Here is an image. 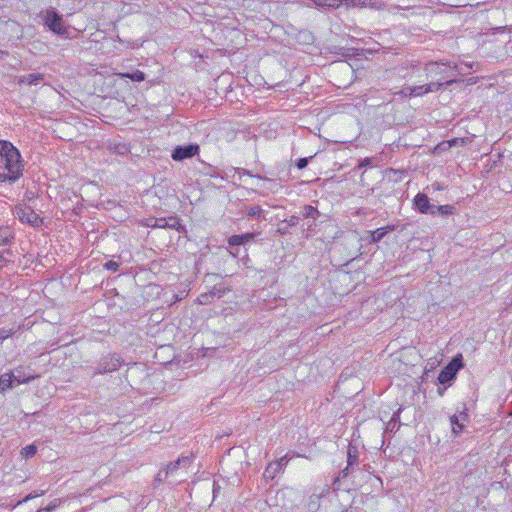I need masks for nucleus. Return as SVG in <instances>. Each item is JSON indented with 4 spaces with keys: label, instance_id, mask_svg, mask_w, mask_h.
<instances>
[{
    "label": "nucleus",
    "instance_id": "nucleus-1",
    "mask_svg": "<svg viewBox=\"0 0 512 512\" xmlns=\"http://www.w3.org/2000/svg\"><path fill=\"white\" fill-rule=\"evenodd\" d=\"M20 152L12 143L0 140V182L14 183L23 175Z\"/></svg>",
    "mask_w": 512,
    "mask_h": 512
},
{
    "label": "nucleus",
    "instance_id": "nucleus-2",
    "mask_svg": "<svg viewBox=\"0 0 512 512\" xmlns=\"http://www.w3.org/2000/svg\"><path fill=\"white\" fill-rule=\"evenodd\" d=\"M123 363L124 360L117 353L108 354L99 360L97 367L92 371V376L117 371Z\"/></svg>",
    "mask_w": 512,
    "mask_h": 512
},
{
    "label": "nucleus",
    "instance_id": "nucleus-3",
    "mask_svg": "<svg viewBox=\"0 0 512 512\" xmlns=\"http://www.w3.org/2000/svg\"><path fill=\"white\" fill-rule=\"evenodd\" d=\"M45 25L54 33L63 35L67 32L63 17L54 9L41 12Z\"/></svg>",
    "mask_w": 512,
    "mask_h": 512
},
{
    "label": "nucleus",
    "instance_id": "nucleus-4",
    "mask_svg": "<svg viewBox=\"0 0 512 512\" xmlns=\"http://www.w3.org/2000/svg\"><path fill=\"white\" fill-rule=\"evenodd\" d=\"M13 213L22 223H27L34 227H38L43 223L42 218L27 205L16 206Z\"/></svg>",
    "mask_w": 512,
    "mask_h": 512
},
{
    "label": "nucleus",
    "instance_id": "nucleus-5",
    "mask_svg": "<svg viewBox=\"0 0 512 512\" xmlns=\"http://www.w3.org/2000/svg\"><path fill=\"white\" fill-rule=\"evenodd\" d=\"M191 463V460L189 457H180L174 462H170L166 465V467L162 470H160L156 477L155 482L156 483H162L165 482L170 475H174L175 472L180 467H187Z\"/></svg>",
    "mask_w": 512,
    "mask_h": 512
},
{
    "label": "nucleus",
    "instance_id": "nucleus-6",
    "mask_svg": "<svg viewBox=\"0 0 512 512\" xmlns=\"http://www.w3.org/2000/svg\"><path fill=\"white\" fill-rule=\"evenodd\" d=\"M229 291H230L229 287H225L222 284H216L213 286L211 291L201 293L197 297L196 301L200 305H207V304L212 303L215 300V298L220 299Z\"/></svg>",
    "mask_w": 512,
    "mask_h": 512
},
{
    "label": "nucleus",
    "instance_id": "nucleus-7",
    "mask_svg": "<svg viewBox=\"0 0 512 512\" xmlns=\"http://www.w3.org/2000/svg\"><path fill=\"white\" fill-rule=\"evenodd\" d=\"M198 144H188L186 146H176L172 151L171 157L174 161H183L192 158L199 153Z\"/></svg>",
    "mask_w": 512,
    "mask_h": 512
},
{
    "label": "nucleus",
    "instance_id": "nucleus-8",
    "mask_svg": "<svg viewBox=\"0 0 512 512\" xmlns=\"http://www.w3.org/2000/svg\"><path fill=\"white\" fill-rule=\"evenodd\" d=\"M44 78L45 75L43 73L35 72L17 77L16 82L18 85L37 86Z\"/></svg>",
    "mask_w": 512,
    "mask_h": 512
},
{
    "label": "nucleus",
    "instance_id": "nucleus-9",
    "mask_svg": "<svg viewBox=\"0 0 512 512\" xmlns=\"http://www.w3.org/2000/svg\"><path fill=\"white\" fill-rule=\"evenodd\" d=\"M468 421V414L464 411L460 412L459 415H453L450 417V422L452 426V433L455 436H458L465 427V422Z\"/></svg>",
    "mask_w": 512,
    "mask_h": 512
},
{
    "label": "nucleus",
    "instance_id": "nucleus-10",
    "mask_svg": "<svg viewBox=\"0 0 512 512\" xmlns=\"http://www.w3.org/2000/svg\"><path fill=\"white\" fill-rule=\"evenodd\" d=\"M395 230L394 225H387L385 227H381L376 229L375 231H368L367 233L370 236V243H377L380 242L389 232H392Z\"/></svg>",
    "mask_w": 512,
    "mask_h": 512
},
{
    "label": "nucleus",
    "instance_id": "nucleus-11",
    "mask_svg": "<svg viewBox=\"0 0 512 512\" xmlns=\"http://www.w3.org/2000/svg\"><path fill=\"white\" fill-rule=\"evenodd\" d=\"M256 235H257L256 233H245V234H241V235H232L228 239V244L232 247L245 245V244L251 242L255 238Z\"/></svg>",
    "mask_w": 512,
    "mask_h": 512
},
{
    "label": "nucleus",
    "instance_id": "nucleus-12",
    "mask_svg": "<svg viewBox=\"0 0 512 512\" xmlns=\"http://www.w3.org/2000/svg\"><path fill=\"white\" fill-rule=\"evenodd\" d=\"M414 205L422 214H428L430 209L429 198L424 193H418L414 198Z\"/></svg>",
    "mask_w": 512,
    "mask_h": 512
},
{
    "label": "nucleus",
    "instance_id": "nucleus-13",
    "mask_svg": "<svg viewBox=\"0 0 512 512\" xmlns=\"http://www.w3.org/2000/svg\"><path fill=\"white\" fill-rule=\"evenodd\" d=\"M456 378L455 369L445 366L438 375V381L441 384L450 383Z\"/></svg>",
    "mask_w": 512,
    "mask_h": 512
},
{
    "label": "nucleus",
    "instance_id": "nucleus-14",
    "mask_svg": "<svg viewBox=\"0 0 512 512\" xmlns=\"http://www.w3.org/2000/svg\"><path fill=\"white\" fill-rule=\"evenodd\" d=\"M347 464L348 467H354L359 464V451L358 448L354 445L348 446L347 451Z\"/></svg>",
    "mask_w": 512,
    "mask_h": 512
},
{
    "label": "nucleus",
    "instance_id": "nucleus-15",
    "mask_svg": "<svg viewBox=\"0 0 512 512\" xmlns=\"http://www.w3.org/2000/svg\"><path fill=\"white\" fill-rule=\"evenodd\" d=\"M14 373L12 371L4 373L0 377V392L13 387Z\"/></svg>",
    "mask_w": 512,
    "mask_h": 512
},
{
    "label": "nucleus",
    "instance_id": "nucleus-16",
    "mask_svg": "<svg viewBox=\"0 0 512 512\" xmlns=\"http://www.w3.org/2000/svg\"><path fill=\"white\" fill-rule=\"evenodd\" d=\"M401 411H402V408L400 407L396 412H394L393 416L387 423L386 431L396 432L399 429V427H400L399 419H400Z\"/></svg>",
    "mask_w": 512,
    "mask_h": 512
},
{
    "label": "nucleus",
    "instance_id": "nucleus-17",
    "mask_svg": "<svg viewBox=\"0 0 512 512\" xmlns=\"http://www.w3.org/2000/svg\"><path fill=\"white\" fill-rule=\"evenodd\" d=\"M281 471L279 463L270 462L264 471V477L266 479H274L275 476Z\"/></svg>",
    "mask_w": 512,
    "mask_h": 512
},
{
    "label": "nucleus",
    "instance_id": "nucleus-18",
    "mask_svg": "<svg viewBox=\"0 0 512 512\" xmlns=\"http://www.w3.org/2000/svg\"><path fill=\"white\" fill-rule=\"evenodd\" d=\"M454 82H456V79L453 78V79L447 80L445 82H433L430 84H426V91L428 93L438 91V90L442 89L444 86H449V85L453 84Z\"/></svg>",
    "mask_w": 512,
    "mask_h": 512
},
{
    "label": "nucleus",
    "instance_id": "nucleus-19",
    "mask_svg": "<svg viewBox=\"0 0 512 512\" xmlns=\"http://www.w3.org/2000/svg\"><path fill=\"white\" fill-rule=\"evenodd\" d=\"M120 75L122 78H129L130 80L135 81V82H142L146 78L145 74L140 70H136L131 73H122Z\"/></svg>",
    "mask_w": 512,
    "mask_h": 512
},
{
    "label": "nucleus",
    "instance_id": "nucleus-20",
    "mask_svg": "<svg viewBox=\"0 0 512 512\" xmlns=\"http://www.w3.org/2000/svg\"><path fill=\"white\" fill-rule=\"evenodd\" d=\"M302 215L304 218H312V219H317L318 216L320 215L319 211L317 210V208L311 206V205H305L303 207V210H302Z\"/></svg>",
    "mask_w": 512,
    "mask_h": 512
},
{
    "label": "nucleus",
    "instance_id": "nucleus-21",
    "mask_svg": "<svg viewBox=\"0 0 512 512\" xmlns=\"http://www.w3.org/2000/svg\"><path fill=\"white\" fill-rule=\"evenodd\" d=\"M12 238V232L8 227H0V245L8 244Z\"/></svg>",
    "mask_w": 512,
    "mask_h": 512
},
{
    "label": "nucleus",
    "instance_id": "nucleus-22",
    "mask_svg": "<svg viewBox=\"0 0 512 512\" xmlns=\"http://www.w3.org/2000/svg\"><path fill=\"white\" fill-rule=\"evenodd\" d=\"M408 90H409V97L420 96V95L428 93L426 91V85L408 87Z\"/></svg>",
    "mask_w": 512,
    "mask_h": 512
},
{
    "label": "nucleus",
    "instance_id": "nucleus-23",
    "mask_svg": "<svg viewBox=\"0 0 512 512\" xmlns=\"http://www.w3.org/2000/svg\"><path fill=\"white\" fill-rule=\"evenodd\" d=\"M19 329H20V326H17V327H14V328H10V329L1 328L0 329V342L2 343L5 339L11 337Z\"/></svg>",
    "mask_w": 512,
    "mask_h": 512
},
{
    "label": "nucleus",
    "instance_id": "nucleus-24",
    "mask_svg": "<svg viewBox=\"0 0 512 512\" xmlns=\"http://www.w3.org/2000/svg\"><path fill=\"white\" fill-rule=\"evenodd\" d=\"M447 367H451V368L455 369V373L457 374V372L463 367L462 355L461 354L456 355L451 360V362L447 365Z\"/></svg>",
    "mask_w": 512,
    "mask_h": 512
},
{
    "label": "nucleus",
    "instance_id": "nucleus-25",
    "mask_svg": "<svg viewBox=\"0 0 512 512\" xmlns=\"http://www.w3.org/2000/svg\"><path fill=\"white\" fill-rule=\"evenodd\" d=\"M455 208L452 205H440L437 208L438 214L442 216L452 215Z\"/></svg>",
    "mask_w": 512,
    "mask_h": 512
},
{
    "label": "nucleus",
    "instance_id": "nucleus-26",
    "mask_svg": "<svg viewBox=\"0 0 512 512\" xmlns=\"http://www.w3.org/2000/svg\"><path fill=\"white\" fill-rule=\"evenodd\" d=\"M317 7H335L337 0H312Z\"/></svg>",
    "mask_w": 512,
    "mask_h": 512
},
{
    "label": "nucleus",
    "instance_id": "nucleus-27",
    "mask_svg": "<svg viewBox=\"0 0 512 512\" xmlns=\"http://www.w3.org/2000/svg\"><path fill=\"white\" fill-rule=\"evenodd\" d=\"M262 212H263V210L259 205H253L248 208L247 215L252 218L259 217Z\"/></svg>",
    "mask_w": 512,
    "mask_h": 512
},
{
    "label": "nucleus",
    "instance_id": "nucleus-28",
    "mask_svg": "<svg viewBox=\"0 0 512 512\" xmlns=\"http://www.w3.org/2000/svg\"><path fill=\"white\" fill-rule=\"evenodd\" d=\"M166 221H167L166 228H172V229H177V230L179 229L180 223H179L178 218L169 217V218H166Z\"/></svg>",
    "mask_w": 512,
    "mask_h": 512
},
{
    "label": "nucleus",
    "instance_id": "nucleus-29",
    "mask_svg": "<svg viewBox=\"0 0 512 512\" xmlns=\"http://www.w3.org/2000/svg\"><path fill=\"white\" fill-rule=\"evenodd\" d=\"M45 492H46L45 490H42L40 492L33 491V492L29 493L23 500L19 501L18 504H21V503L27 502L31 499H34L36 497L42 496L45 494Z\"/></svg>",
    "mask_w": 512,
    "mask_h": 512
},
{
    "label": "nucleus",
    "instance_id": "nucleus-30",
    "mask_svg": "<svg viewBox=\"0 0 512 512\" xmlns=\"http://www.w3.org/2000/svg\"><path fill=\"white\" fill-rule=\"evenodd\" d=\"M22 453L26 458L33 457L36 454V447L33 445H28L23 449Z\"/></svg>",
    "mask_w": 512,
    "mask_h": 512
},
{
    "label": "nucleus",
    "instance_id": "nucleus-31",
    "mask_svg": "<svg viewBox=\"0 0 512 512\" xmlns=\"http://www.w3.org/2000/svg\"><path fill=\"white\" fill-rule=\"evenodd\" d=\"M312 158H313V156L305 157V158H299V159L297 160V162H296V166H297V168H298V169H300V170H301V169H304V168L308 165L309 161H310Z\"/></svg>",
    "mask_w": 512,
    "mask_h": 512
},
{
    "label": "nucleus",
    "instance_id": "nucleus-32",
    "mask_svg": "<svg viewBox=\"0 0 512 512\" xmlns=\"http://www.w3.org/2000/svg\"><path fill=\"white\" fill-rule=\"evenodd\" d=\"M104 267H105V269H107L109 271L116 272L119 268V263L116 261L110 260L104 264Z\"/></svg>",
    "mask_w": 512,
    "mask_h": 512
},
{
    "label": "nucleus",
    "instance_id": "nucleus-33",
    "mask_svg": "<svg viewBox=\"0 0 512 512\" xmlns=\"http://www.w3.org/2000/svg\"><path fill=\"white\" fill-rule=\"evenodd\" d=\"M299 223V217L291 216L289 219L282 221V224H286L288 227L296 226Z\"/></svg>",
    "mask_w": 512,
    "mask_h": 512
},
{
    "label": "nucleus",
    "instance_id": "nucleus-34",
    "mask_svg": "<svg viewBox=\"0 0 512 512\" xmlns=\"http://www.w3.org/2000/svg\"><path fill=\"white\" fill-rule=\"evenodd\" d=\"M440 67V64L435 62V63H429L426 65V68L425 70L429 73H433V72H437V69Z\"/></svg>",
    "mask_w": 512,
    "mask_h": 512
},
{
    "label": "nucleus",
    "instance_id": "nucleus-35",
    "mask_svg": "<svg viewBox=\"0 0 512 512\" xmlns=\"http://www.w3.org/2000/svg\"><path fill=\"white\" fill-rule=\"evenodd\" d=\"M16 372H17V374H14V377H13V383L17 382L18 384H21V383H27L31 380V378L22 379L19 371L16 370Z\"/></svg>",
    "mask_w": 512,
    "mask_h": 512
},
{
    "label": "nucleus",
    "instance_id": "nucleus-36",
    "mask_svg": "<svg viewBox=\"0 0 512 512\" xmlns=\"http://www.w3.org/2000/svg\"><path fill=\"white\" fill-rule=\"evenodd\" d=\"M353 467H348V465L346 466V468H344L343 470L340 471L338 477L335 479V483L338 482L341 478H345L348 476L349 474V471L350 469H352Z\"/></svg>",
    "mask_w": 512,
    "mask_h": 512
},
{
    "label": "nucleus",
    "instance_id": "nucleus-37",
    "mask_svg": "<svg viewBox=\"0 0 512 512\" xmlns=\"http://www.w3.org/2000/svg\"><path fill=\"white\" fill-rule=\"evenodd\" d=\"M154 225H156L157 228H166V218H154Z\"/></svg>",
    "mask_w": 512,
    "mask_h": 512
},
{
    "label": "nucleus",
    "instance_id": "nucleus-38",
    "mask_svg": "<svg viewBox=\"0 0 512 512\" xmlns=\"http://www.w3.org/2000/svg\"><path fill=\"white\" fill-rule=\"evenodd\" d=\"M275 463H279V467L281 468V470L283 469V467H285L288 462H289V459L287 458V456H283L281 457L279 460H276L274 461Z\"/></svg>",
    "mask_w": 512,
    "mask_h": 512
},
{
    "label": "nucleus",
    "instance_id": "nucleus-39",
    "mask_svg": "<svg viewBox=\"0 0 512 512\" xmlns=\"http://www.w3.org/2000/svg\"><path fill=\"white\" fill-rule=\"evenodd\" d=\"M437 208H438V206L430 204V209L428 211V214L433 215V216L438 215Z\"/></svg>",
    "mask_w": 512,
    "mask_h": 512
},
{
    "label": "nucleus",
    "instance_id": "nucleus-40",
    "mask_svg": "<svg viewBox=\"0 0 512 512\" xmlns=\"http://www.w3.org/2000/svg\"><path fill=\"white\" fill-rule=\"evenodd\" d=\"M8 260L5 258L3 253H0V268H3L6 266Z\"/></svg>",
    "mask_w": 512,
    "mask_h": 512
},
{
    "label": "nucleus",
    "instance_id": "nucleus-41",
    "mask_svg": "<svg viewBox=\"0 0 512 512\" xmlns=\"http://www.w3.org/2000/svg\"><path fill=\"white\" fill-rule=\"evenodd\" d=\"M371 7L376 9H384L385 4L383 2H374L371 4Z\"/></svg>",
    "mask_w": 512,
    "mask_h": 512
},
{
    "label": "nucleus",
    "instance_id": "nucleus-42",
    "mask_svg": "<svg viewBox=\"0 0 512 512\" xmlns=\"http://www.w3.org/2000/svg\"><path fill=\"white\" fill-rule=\"evenodd\" d=\"M145 225H146L147 227L157 228V226H156V225H154V218H149V219H147V220H146Z\"/></svg>",
    "mask_w": 512,
    "mask_h": 512
},
{
    "label": "nucleus",
    "instance_id": "nucleus-43",
    "mask_svg": "<svg viewBox=\"0 0 512 512\" xmlns=\"http://www.w3.org/2000/svg\"><path fill=\"white\" fill-rule=\"evenodd\" d=\"M280 234L285 235L288 233V226H279L277 230Z\"/></svg>",
    "mask_w": 512,
    "mask_h": 512
},
{
    "label": "nucleus",
    "instance_id": "nucleus-44",
    "mask_svg": "<svg viewBox=\"0 0 512 512\" xmlns=\"http://www.w3.org/2000/svg\"><path fill=\"white\" fill-rule=\"evenodd\" d=\"M57 503H56V500L54 502H52L51 504H49L47 507H45L46 509H50V512L55 510L56 507H57Z\"/></svg>",
    "mask_w": 512,
    "mask_h": 512
},
{
    "label": "nucleus",
    "instance_id": "nucleus-45",
    "mask_svg": "<svg viewBox=\"0 0 512 512\" xmlns=\"http://www.w3.org/2000/svg\"><path fill=\"white\" fill-rule=\"evenodd\" d=\"M9 55L8 51L0 49V59H4Z\"/></svg>",
    "mask_w": 512,
    "mask_h": 512
},
{
    "label": "nucleus",
    "instance_id": "nucleus-46",
    "mask_svg": "<svg viewBox=\"0 0 512 512\" xmlns=\"http://www.w3.org/2000/svg\"><path fill=\"white\" fill-rule=\"evenodd\" d=\"M397 94L403 95V96H409V90L408 87L399 91Z\"/></svg>",
    "mask_w": 512,
    "mask_h": 512
},
{
    "label": "nucleus",
    "instance_id": "nucleus-47",
    "mask_svg": "<svg viewBox=\"0 0 512 512\" xmlns=\"http://www.w3.org/2000/svg\"><path fill=\"white\" fill-rule=\"evenodd\" d=\"M370 163V159L369 158H366L363 160V162L359 165V167H362V166H365V165H368Z\"/></svg>",
    "mask_w": 512,
    "mask_h": 512
},
{
    "label": "nucleus",
    "instance_id": "nucleus-48",
    "mask_svg": "<svg viewBox=\"0 0 512 512\" xmlns=\"http://www.w3.org/2000/svg\"><path fill=\"white\" fill-rule=\"evenodd\" d=\"M446 388H438V394L442 396L445 392Z\"/></svg>",
    "mask_w": 512,
    "mask_h": 512
},
{
    "label": "nucleus",
    "instance_id": "nucleus-49",
    "mask_svg": "<svg viewBox=\"0 0 512 512\" xmlns=\"http://www.w3.org/2000/svg\"><path fill=\"white\" fill-rule=\"evenodd\" d=\"M126 147L123 145L121 146V148L118 150L119 153L123 154L125 151H126Z\"/></svg>",
    "mask_w": 512,
    "mask_h": 512
},
{
    "label": "nucleus",
    "instance_id": "nucleus-50",
    "mask_svg": "<svg viewBox=\"0 0 512 512\" xmlns=\"http://www.w3.org/2000/svg\"><path fill=\"white\" fill-rule=\"evenodd\" d=\"M37 512H50V509L41 508V509L37 510Z\"/></svg>",
    "mask_w": 512,
    "mask_h": 512
},
{
    "label": "nucleus",
    "instance_id": "nucleus-51",
    "mask_svg": "<svg viewBox=\"0 0 512 512\" xmlns=\"http://www.w3.org/2000/svg\"><path fill=\"white\" fill-rule=\"evenodd\" d=\"M452 68L455 70H459L460 72L462 70L461 68H459V66L457 64H454Z\"/></svg>",
    "mask_w": 512,
    "mask_h": 512
},
{
    "label": "nucleus",
    "instance_id": "nucleus-52",
    "mask_svg": "<svg viewBox=\"0 0 512 512\" xmlns=\"http://www.w3.org/2000/svg\"><path fill=\"white\" fill-rule=\"evenodd\" d=\"M465 66L468 67V68H472L471 64H465Z\"/></svg>",
    "mask_w": 512,
    "mask_h": 512
},
{
    "label": "nucleus",
    "instance_id": "nucleus-53",
    "mask_svg": "<svg viewBox=\"0 0 512 512\" xmlns=\"http://www.w3.org/2000/svg\"><path fill=\"white\" fill-rule=\"evenodd\" d=\"M343 512H347V511H343Z\"/></svg>",
    "mask_w": 512,
    "mask_h": 512
}]
</instances>
